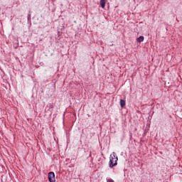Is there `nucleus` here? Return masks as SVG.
Wrapping results in <instances>:
<instances>
[{
	"mask_svg": "<svg viewBox=\"0 0 182 182\" xmlns=\"http://www.w3.org/2000/svg\"><path fill=\"white\" fill-rule=\"evenodd\" d=\"M100 4L101 6V8L102 9H105V7L106 6V0H100Z\"/></svg>",
	"mask_w": 182,
	"mask_h": 182,
	"instance_id": "3",
	"label": "nucleus"
},
{
	"mask_svg": "<svg viewBox=\"0 0 182 182\" xmlns=\"http://www.w3.org/2000/svg\"><path fill=\"white\" fill-rule=\"evenodd\" d=\"M120 106L122 108L126 106V100H120Z\"/></svg>",
	"mask_w": 182,
	"mask_h": 182,
	"instance_id": "5",
	"label": "nucleus"
},
{
	"mask_svg": "<svg viewBox=\"0 0 182 182\" xmlns=\"http://www.w3.org/2000/svg\"><path fill=\"white\" fill-rule=\"evenodd\" d=\"M48 181L50 182H55L56 179L55 178V173L54 172H49L48 173Z\"/></svg>",
	"mask_w": 182,
	"mask_h": 182,
	"instance_id": "2",
	"label": "nucleus"
},
{
	"mask_svg": "<svg viewBox=\"0 0 182 182\" xmlns=\"http://www.w3.org/2000/svg\"><path fill=\"white\" fill-rule=\"evenodd\" d=\"M143 41H144V36H141L136 38V42H139V43L143 42Z\"/></svg>",
	"mask_w": 182,
	"mask_h": 182,
	"instance_id": "4",
	"label": "nucleus"
},
{
	"mask_svg": "<svg viewBox=\"0 0 182 182\" xmlns=\"http://www.w3.org/2000/svg\"><path fill=\"white\" fill-rule=\"evenodd\" d=\"M117 160H119L117 154H116V152H112V154L109 156V168H113V167H116V165L117 164Z\"/></svg>",
	"mask_w": 182,
	"mask_h": 182,
	"instance_id": "1",
	"label": "nucleus"
},
{
	"mask_svg": "<svg viewBox=\"0 0 182 182\" xmlns=\"http://www.w3.org/2000/svg\"><path fill=\"white\" fill-rule=\"evenodd\" d=\"M107 182H114V181L112 178L107 179Z\"/></svg>",
	"mask_w": 182,
	"mask_h": 182,
	"instance_id": "6",
	"label": "nucleus"
}]
</instances>
